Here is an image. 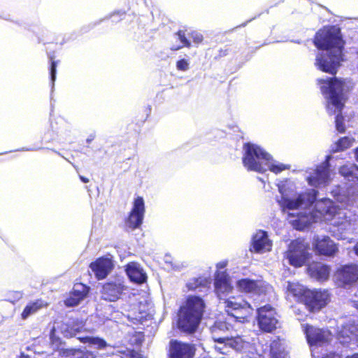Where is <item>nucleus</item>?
<instances>
[{
	"label": "nucleus",
	"instance_id": "obj_3",
	"mask_svg": "<svg viewBox=\"0 0 358 358\" xmlns=\"http://www.w3.org/2000/svg\"><path fill=\"white\" fill-rule=\"evenodd\" d=\"M317 83L320 85V91L324 96L326 110L329 115L336 114L335 126L336 130L343 134L345 131V118L342 110L345 107L347 98L344 93L345 82L336 77L327 79L320 78Z\"/></svg>",
	"mask_w": 358,
	"mask_h": 358
},
{
	"label": "nucleus",
	"instance_id": "obj_16",
	"mask_svg": "<svg viewBox=\"0 0 358 358\" xmlns=\"http://www.w3.org/2000/svg\"><path fill=\"white\" fill-rule=\"evenodd\" d=\"M225 307L229 310H243L244 314L241 317L246 319L253 314L254 309L251 305L241 296H231L224 301Z\"/></svg>",
	"mask_w": 358,
	"mask_h": 358
},
{
	"label": "nucleus",
	"instance_id": "obj_38",
	"mask_svg": "<svg viewBox=\"0 0 358 358\" xmlns=\"http://www.w3.org/2000/svg\"><path fill=\"white\" fill-rule=\"evenodd\" d=\"M176 68L179 71H185L189 68V64L187 60L180 59L176 62Z\"/></svg>",
	"mask_w": 358,
	"mask_h": 358
},
{
	"label": "nucleus",
	"instance_id": "obj_26",
	"mask_svg": "<svg viewBox=\"0 0 358 358\" xmlns=\"http://www.w3.org/2000/svg\"><path fill=\"white\" fill-rule=\"evenodd\" d=\"M211 280L208 278L199 276L198 278H192L187 284V287L189 290L194 291L197 289L203 287H209Z\"/></svg>",
	"mask_w": 358,
	"mask_h": 358
},
{
	"label": "nucleus",
	"instance_id": "obj_12",
	"mask_svg": "<svg viewBox=\"0 0 358 358\" xmlns=\"http://www.w3.org/2000/svg\"><path fill=\"white\" fill-rule=\"evenodd\" d=\"M308 343L310 345H322L329 341V332L309 324L302 325Z\"/></svg>",
	"mask_w": 358,
	"mask_h": 358
},
{
	"label": "nucleus",
	"instance_id": "obj_34",
	"mask_svg": "<svg viewBox=\"0 0 358 358\" xmlns=\"http://www.w3.org/2000/svg\"><path fill=\"white\" fill-rule=\"evenodd\" d=\"M176 34L178 36L179 41L182 43V45L173 46L171 48V50L176 51V50H180L182 47H187V48L191 47V43L186 37L185 31L180 29L176 33Z\"/></svg>",
	"mask_w": 358,
	"mask_h": 358
},
{
	"label": "nucleus",
	"instance_id": "obj_9",
	"mask_svg": "<svg viewBox=\"0 0 358 358\" xmlns=\"http://www.w3.org/2000/svg\"><path fill=\"white\" fill-rule=\"evenodd\" d=\"M259 329L266 333H271L277 328L278 320L274 308L267 304L257 310Z\"/></svg>",
	"mask_w": 358,
	"mask_h": 358
},
{
	"label": "nucleus",
	"instance_id": "obj_50",
	"mask_svg": "<svg viewBox=\"0 0 358 358\" xmlns=\"http://www.w3.org/2000/svg\"><path fill=\"white\" fill-rule=\"evenodd\" d=\"M322 358H334V357L329 356V355H326V356L323 357Z\"/></svg>",
	"mask_w": 358,
	"mask_h": 358
},
{
	"label": "nucleus",
	"instance_id": "obj_10",
	"mask_svg": "<svg viewBox=\"0 0 358 358\" xmlns=\"http://www.w3.org/2000/svg\"><path fill=\"white\" fill-rule=\"evenodd\" d=\"M145 211L144 200L142 196H138L134 199L132 208L125 220V226L128 230H134L141 226Z\"/></svg>",
	"mask_w": 358,
	"mask_h": 358
},
{
	"label": "nucleus",
	"instance_id": "obj_29",
	"mask_svg": "<svg viewBox=\"0 0 358 358\" xmlns=\"http://www.w3.org/2000/svg\"><path fill=\"white\" fill-rule=\"evenodd\" d=\"M80 340L84 343H88L92 347H94L97 349H103L107 346L106 342L99 337H93V336H85L83 338H80Z\"/></svg>",
	"mask_w": 358,
	"mask_h": 358
},
{
	"label": "nucleus",
	"instance_id": "obj_21",
	"mask_svg": "<svg viewBox=\"0 0 358 358\" xmlns=\"http://www.w3.org/2000/svg\"><path fill=\"white\" fill-rule=\"evenodd\" d=\"M217 343L224 344L225 347L231 348L236 351L243 352L248 349L250 343L241 336L223 337L216 338Z\"/></svg>",
	"mask_w": 358,
	"mask_h": 358
},
{
	"label": "nucleus",
	"instance_id": "obj_1",
	"mask_svg": "<svg viewBox=\"0 0 358 358\" xmlns=\"http://www.w3.org/2000/svg\"><path fill=\"white\" fill-rule=\"evenodd\" d=\"M313 43L317 49L328 51L317 56L315 65L320 71L335 76L343 61L345 43L340 29L335 26L323 27L316 32Z\"/></svg>",
	"mask_w": 358,
	"mask_h": 358
},
{
	"label": "nucleus",
	"instance_id": "obj_17",
	"mask_svg": "<svg viewBox=\"0 0 358 358\" xmlns=\"http://www.w3.org/2000/svg\"><path fill=\"white\" fill-rule=\"evenodd\" d=\"M92 271L98 280L104 279L112 269V259L110 257H101L90 265Z\"/></svg>",
	"mask_w": 358,
	"mask_h": 358
},
{
	"label": "nucleus",
	"instance_id": "obj_28",
	"mask_svg": "<svg viewBox=\"0 0 358 358\" xmlns=\"http://www.w3.org/2000/svg\"><path fill=\"white\" fill-rule=\"evenodd\" d=\"M228 330L227 324L225 322L216 321L214 324L210 327V332L212 334V339L214 342L217 343L216 338H223L219 335L220 332H225Z\"/></svg>",
	"mask_w": 358,
	"mask_h": 358
},
{
	"label": "nucleus",
	"instance_id": "obj_49",
	"mask_svg": "<svg viewBox=\"0 0 358 358\" xmlns=\"http://www.w3.org/2000/svg\"><path fill=\"white\" fill-rule=\"evenodd\" d=\"M220 267H224L226 266V263H220Z\"/></svg>",
	"mask_w": 358,
	"mask_h": 358
},
{
	"label": "nucleus",
	"instance_id": "obj_4",
	"mask_svg": "<svg viewBox=\"0 0 358 358\" xmlns=\"http://www.w3.org/2000/svg\"><path fill=\"white\" fill-rule=\"evenodd\" d=\"M203 300L197 296H189L178 310L177 327L182 332L192 334L199 327L205 311Z\"/></svg>",
	"mask_w": 358,
	"mask_h": 358
},
{
	"label": "nucleus",
	"instance_id": "obj_36",
	"mask_svg": "<svg viewBox=\"0 0 358 358\" xmlns=\"http://www.w3.org/2000/svg\"><path fill=\"white\" fill-rule=\"evenodd\" d=\"M101 294L103 299L112 301V284L107 283L102 287Z\"/></svg>",
	"mask_w": 358,
	"mask_h": 358
},
{
	"label": "nucleus",
	"instance_id": "obj_19",
	"mask_svg": "<svg viewBox=\"0 0 358 358\" xmlns=\"http://www.w3.org/2000/svg\"><path fill=\"white\" fill-rule=\"evenodd\" d=\"M89 292V287L82 283L74 285L73 291L69 296L64 301L66 306L73 307L78 305Z\"/></svg>",
	"mask_w": 358,
	"mask_h": 358
},
{
	"label": "nucleus",
	"instance_id": "obj_31",
	"mask_svg": "<svg viewBox=\"0 0 358 358\" xmlns=\"http://www.w3.org/2000/svg\"><path fill=\"white\" fill-rule=\"evenodd\" d=\"M59 355L62 358H83L84 352L80 350L76 349H60Z\"/></svg>",
	"mask_w": 358,
	"mask_h": 358
},
{
	"label": "nucleus",
	"instance_id": "obj_48",
	"mask_svg": "<svg viewBox=\"0 0 358 358\" xmlns=\"http://www.w3.org/2000/svg\"><path fill=\"white\" fill-rule=\"evenodd\" d=\"M355 157H356L357 160L358 161V148H357L355 150Z\"/></svg>",
	"mask_w": 358,
	"mask_h": 358
},
{
	"label": "nucleus",
	"instance_id": "obj_33",
	"mask_svg": "<svg viewBox=\"0 0 358 358\" xmlns=\"http://www.w3.org/2000/svg\"><path fill=\"white\" fill-rule=\"evenodd\" d=\"M351 145L352 140L349 137H341L336 142L334 151L341 152L349 148Z\"/></svg>",
	"mask_w": 358,
	"mask_h": 358
},
{
	"label": "nucleus",
	"instance_id": "obj_37",
	"mask_svg": "<svg viewBox=\"0 0 358 358\" xmlns=\"http://www.w3.org/2000/svg\"><path fill=\"white\" fill-rule=\"evenodd\" d=\"M189 36L192 38L193 43L196 45L201 43L203 41V36L202 34L196 31H192L189 34Z\"/></svg>",
	"mask_w": 358,
	"mask_h": 358
},
{
	"label": "nucleus",
	"instance_id": "obj_40",
	"mask_svg": "<svg viewBox=\"0 0 358 358\" xmlns=\"http://www.w3.org/2000/svg\"><path fill=\"white\" fill-rule=\"evenodd\" d=\"M22 297V293L21 292L13 291L8 294V300L12 303L20 300Z\"/></svg>",
	"mask_w": 358,
	"mask_h": 358
},
{
	"label": "nucleus",
	"instance_id": "obj_42",
	"mask_svg": "<svg viewBox=\"0 0 358 358\" xmlns=\"http://www.w3.org/2000/svg\"><path fill=\"white\" fill-rule=\"evenodd\" d=\"M228 55V50L227 49H220L219 50V54L217 56H216L215 58H220L222 57H224Z\"/></svg>",
	"mask_w": 358,
	"mask_h": 358
},
{
	"label": "nucleus",
	"instance_id": "obj_30",
	"mask_svg": "<svg viewBox=\"0 0 358 358\" xmlns=\"http://www.w3.org/2000/svg\"><path fill=\"white\" fill-rule=\"evenodd\" d=\"M271 358H285L284 351L279 341H273L270 345Z\"/></svg>",
	"mask_w": 358,
	"mask_h": 358
},
{
	"label": "nucleus",
	"instance_id": "obj_39",
	"mask_svg": "<svg viewBox=\"0 0 358 358\" xmlns=\"http://www.w3.org/2000/svg\"><path fill=\"white\" fill-rule=\"evenodd\" d=\"M286 168H287L286 166L284 164H271L269 166L268 169L271 172H273L275 174H278V173L282 172V171L285 170Z\"/></svg>",
	"mask_w": 358,
	"mask_h": 358
},
{
	"label": "nucleus",
	"instance_id": "obj_22",
	"mask_svg": "<svg viewBox=\"0 0 358 358\" xmlns=\"http://www.w3.org/2000/svg\"><path fill=\"white\" fill-rule=\"evenodd\" d=\"M214 285L215 291L218 295L229 293L233 289L230 283V278L224 271L215 273Z\"/></svg>",
	"mask_w": 358,
	"mask_h": 358
},
{
	"label": "nucleus",
	"instance_id": "obj_6",
	"mask_svg": "<svg viewBox=\"0 0 358 358\" xmlns=\"http://www.w3.org/2000/svg\"><path fill=\"white\" fill-rule=\"evenodd\" d=\"M308 248V244L304 243L303 240H293L287 252L289 264L295 268L303 266L310 257Z\"/></svg>",
	"mask_w": 358,
	"mask_h": 358
},
{
	"label": "nucleus",
	"instance_id": "obj_11",
	"mask_svg": "<svg viewBox=\"0 0 358 358\" xmlns=\"http://www.w3.org/2000/svg\"><path fill=\"white\" fill-rule=\"evenodd\" d=\"M329 158L330 157L328 156L324 162L317 165L313 172L307 178L310 185L318 187L329 182L331 180Z\"/></svg>",
	"mask_w": 358,
	"mask_h": 358
},
{
	"label": "nucleus",
	"instance_id": "obj_45",
	"mask_svg": "<svg viewBox=\"0 0 358 358\" xmlns=\"http://www.w3.org/2000/svg\"><path fill=\"white\" fill-rule=\"evenodd\" d=\"M354 251H355V253L358 256V241H357V243L354 246Z\"/></svg>",
	"mask_w": 358,
	"mask_h": 358
},
{
	"label": "nucleus",
	"instance_id": "obj_15",
	"mask_svg": "<svg viewBox=\"0 0 358 358\" xmlns=\"http://www.w3.org/2000/svg\"><path fill=\"white\" fill-rule=\"evenodd\" d=\"M308 275L317 281H327L330 275L331 266L320 262H312L306 267Z\"/></svg>",
	"mask_w": 358,
	"mask_h": 358
},
{
	"label": "nucleus",
	"instance_id": "obj_25",
	"mask_svg": "<svg viewBox=\"0 0 358 358\" xmlns=\"http://www.w3.org/2000/svg\"><path fill=\"white\" fill-rule=\"evenodd\" d=\"M43 306V302L41 300H36L28 303L21 313L22 319L27 320L29 317L36 313Z\"/></svg>",
	"mask_w": 358,
	"mask_h": 358
},
{
	"label": "nucleus",
	"instance_id": "obj_44",
	"mask_svg": "<svg viewBox=\"0 0 358 358\" xmlns=\"http://www.w3.org/2000/svg\"><path fill=\"white\" fill-rule=\"evenodd\" d=\"M94 138V136L91 134L86 140L87 143H90Z\"/></svg>",
	"mask_w": 358,
	"mask_h": 358
},
{
	"label": "nucleus",
	"instance_id": "obj_46",
	"mask_svg": "<svg viewBox=\"0 0 358 358\" xmlns=\"http://www.w3.org/2000/svg\"><path fill=\"white\" fill-rule=\"evenodd\" d=\"M346 358H358V353H355L351 356H347Z\"/></svg>",
	"mask_w": 358,
	"mask_h": 358
},
{
	"label": "nucleus",
	"instance_id": "obj_13",
	"mask_svg": "<svg viewBox=\"0 0 358 358\" xmlns=\"http://www.w3.org/2000/svg\"><path fill=\"white\" fill-rule=\"evenodd\" d=\"M194 345L178 340L169 342V356L170 358H193L195 354Z\"/></svg>",
	"mask_w": 358,
	"mask_h": 358
},
{
	"label": "nucleus",
	"instance_id": "obj_47",
	"mask_svg": "<svg viewBox=\"0 0 358 358\" xmlns=\"http://www.w3.org/2000/svg\"><path fill=\"white\" fill-rule=\"evenodd\" d=\"M80 178L83 182L86 183L89 182V180L83 176H80Z\"/></svg>",
	"mask_w": 358,
	"mask_h": 358
},
{
	"label": "nucleus",
	"instance_id": "obj_20",
	"mask_svg": "<svg viewBox=\"0 0 358 358\" xmlns=\"http://www.w3.org/2000/svg\"><path fill=\"white\" fill-rule=\"evenodd\" d=\"M252 246L256 252L270 251L272 244L268 238L267 232L261 229L257 231L252 236Z\"/></svg>",
	"mask_w": 358,
	"mask_h": 358
},
{
	"label": "nucleus",
	"instance_id": "obj_2",
	"mask_svg": "<svg viewBox=\"0 0 358 358\" xmlns=\"http://www.w3.org/2000/svg\"><path fill=\"white\" fill-rule=\"evenodd\" d=\"M318 191L314 189L300 194L294 199L285 200V206L289 210L297 209L303 204L312 205L315 203V210L320 216L326 222H330V224L337 229H330V231L336 235H342L350 227L351 223L342 209L330 199L324 198L317 200Z\"/></svg>",
	"mask_w": 358,
	"mask_h": 358
},
{
	"label": "nucleus",
	"instance_id": "obj_35",
	"mask_svg": "<svg viewBox=\"0 0 358 358\" xmlns=\"http://www.w3.org/2000/svg\"><path fill=\"white\" fill-rule=\"evenodd\" d=\"M144 341V334L141 331H135L129 338V342L133 345H141Z\"/></svg>",
	"mask_w": 358,
	"mask_h": 358
},
{
	"label": "nucleus",
	"instance_id": "obj_41",
	"mask_svg": "<svg viewBox=\"0 0 358 358\" xmlns=\"http://www.w3.org/2000/svg\"><path fill=\"white\" fill-rule=\"evenodd\" d=\"M56 68H57V64L55 62L52 61L51 63L50 66V78L52 86L54 85V83L56 79Z\"/></svg>",
	"mask_w": 358,
	"mask_h": 358
},
{
	"label": "nucleus",
	"instance_id": "obj_43",
	"mask_svg": "<svg viewBox=\"0 0 358 358\" xmlns=\"http://www.w3.org/2000/svg\"><path fill=\"white\" fill-rule=\"evenodd\" d=\"M129 355L131 358H141V355L138 352L134 351V350L130 351Z\"/></svg>",
	"mask_w": 358,
	"mask_h": 358
},
{
	"label": "nucleus",
	"instance_id": "obj_23",
	"mask_svg": "<svg viewBox=\"0 0 358 358\" xmlns=\"http://www.w3.org/2000/svg\"><path fill=\"white\" fill-rule=\"evenodd\" d=\"M238 289L244 293H258L259 294L264 289V287L259 280L250 278H241L236 282Z\"/></svg>",
	"mask_w": 358,
	"mask_h": 358
},
{
	"label": "nucleus",
	"instance_id": "obj_24",
	"mask_svg": "<svg viewBox=\"0 0 358 358\" xmlns=\"http://www.w3.org/2000/svg\"><path fill=\"white\" fill-rule=\"evenodd\" d=\"M339 173L349 181L358 180V166L355 164H347L339 168Z\"/></svg>",
	"mask_w": 358,
	"mask_h": 358
},
{
	"label": "nucleus",
	"instance_id": "obj_18",
	"mask_svg": "<svg viewBox=\"0 0 358 358\" xmlns=\"http://www.w3.org/2000/svg\"><path fill=\"white\" fill-rule=\"evenodd\" d=\"M125 271L129 280L137 284L146 282L148 276L141 264L136 262H130L125 265Z\"/></svg>",
	"mask_w": 358,
	"mask_h": 358
},
{
	"label": "nucleus",
	"instance_id": "obj_7",
	"mask_svg": "<svg viewBox=\"0 0 358 358\" xmlns=\"http://www.w3.org/2000/svg\"><path fill=\"white\" fill-rule=\"evenodd\" d=\"M330 301V294L327 289H314L306 291L303 303L310 313L320 311Z\"/></svg>",
	"mask_w": 358,
	"mask_h": 358
},
{
	"label": "nucleus",
	"instance_id": "obj_27",
	"mask_svg": "<svg viewBox=\"0 0 358 358\" xmlns=\"http://www.w3.org/2000/svg\"><path fill=\"white\" fill-rule=\"evenodd\" d=\"M287 290L291 295L301 299L303 303L306 292L308 289L305 288L299 283L289 282L287 285Z\"/></svg>",
	"mask_w": 358,
	"mask_h": 358
},
{
	"label": "nucleus",
	"instance_id": "obj_51",
	"mask_svg": "<svg viewBox=\"0 0 358 358\" xmlns=\"http://www.w3.org/2000/svg\"><path fill=\"white\" fill-rule=\"evenodd\" d=\"M357 54H358V52H357Z\"/></svg>",
	"mask_w": 358,
	"mask_h": 358
},
{
	"label": "nucleus",
	"instance_id": "obj_32",
	"mask_svg": "<svg viewBox=\"0 0 358 358\" xmlns=\"http://www.w3.org/2000/svg\"><path fill=\"white\" fill-rule=\"evenodd\" d=\"M127 287L119 280L113 282V301L120 299H122L125 296L124 292L127 290Z\"/></svg>",
	"mask_w": 358,
	"mask_h": 358
},
{
	"label": "nucleus",
	"instance_id": "obj_8",
	"mask_svg": "<svg viewBox=\"0 0 358 358\" xmlns=\"http://www.w3.org/2000/svg\"><path fill=\"white\" fill-rule=\"evenodd\" d=\"M313 250L319 256L334 257L339 251L338 244L329 236H315L312 241Z\"/></svg>",
	"mask_w": 358,
	"mask_h": 358
},
{
	"label": "nucleus",
	"instance_id": "obj_5",
	"mask_svg": "<svg viewBox=\"0 0 358 358\" xmlns=\"http://www.w3.org/2000/svg\"><path fill=\"white\" fill-rule=\"evenodd\" d=\"M243 148L245 152L242 162L247 170L260 173H264L266 169L263 166L262 162H269L272 159L271 155L259 146L250 143H245L243 145Z\"/></svg>",
	"mask_w": 358,
	"mask_h": 358
},
{
	"label": "nucleus",
	"instance_id": "obj_14",
	"mask_svg": "<svg viewBox=\"0 0 358 358\" xmlns=\"http://www.w3.org/2000/svg\"><path fill=\"white\" fill-rule=\"evenodd\" d=\"M337 280L343 285H352L358 280V265L350 264L338 268L335 272Z\"/></svg>",
	"mask_w": 358,
	"mask_h": 358
}]
</instances>
